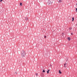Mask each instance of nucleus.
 I'll return each instance as SVG.
<instances>
[{"mask_svg":"<svg viewBox=\"0 0 77 77\" xmlns=\"http://www.w3.org/2000/svg\"><path fill=\"white\" fill-rule=\"evenodd\" d=\"M45 38H47V36H45Z\"/></svg>","mask_w":77,"mask_h":77,"instance_id":"4468645a","label":"nucleus"},{"mask_svg":"<svg viewBox=\"0 0 77 77\" xmlns=\"http://www.w3.org/2000/svg\"><path fill=\"white\" fill-rule=\"evenodd\" d=\"M50 66H51H51H52V65H50Z\"/></svg>","mask_w":77,"mask_h":77,"instance_id":"ddd939ff","label":"nucleus"},{"mask_svg":"<svg viewBox=\"0 0 77 77\" xmlns=\"http://www.w3.org/2000/svg\"><path fill=\"white\" fill-rule=\"evenodd\" d=\"M59 72L60 74H62V72H61L60 70H59Z\"/></svg>","mask_w":77,"mask_h":77,"instance_id":"0eeeda50","label":"nucleus"},{"mask_svg":"<svg viewBox=\"0 0 77 77\" xmlns=\"http://www.w3.org/2000/svg\"><path fill=\"white\" fill-rule=\"evenodd\" d=\"M74 17H72V21H74Z\"/></svg>","mask_w":77,"mask_h":77,"instance_id":"9d476101","label":"nucleus"},{"mask_svg":"<svg viewBox=\"0 0 77 77\" xmlns=\"http://www.w3.org/2000/svg\"><path fill=\"white\" fill-rule=\"evenodd\" d=\"M69 30H71V29H72V28H69Z\"/></svg>","mask_w":77,"mask_h":77,"instance_id":"f8f14e48","label":"nucleus"},{"mask_svg":"<svg viewBox=\"0 0 77 77\" xmlns=\"http://www.w3.org/2000/svg\"><path fill=\"white\" fill-rule=\"evenodd\" d=\"M76 12H77V8H76Z\"/></svg>","mask_w":77,"mask_h":77,"instance_id":"2eb2a0df","label":"nucleus"},{"mask_svg":"<svg viewBox=\"0 0 77 77\" xmlns=\"http://www.w3.org/2000/svg\"><path fill=\"white\" fill-rule=\"evenodd\" d=\"M71 35H73V34H72V33H71Z\"/></svg>","mask_w":77,"mask_h":77,"instance_id":"a211bd4d","label":"nucleus"},{"mask_svg":"<svg viewBox=\"0 0 77 77\" xmlns=\"http://www.w3.org/2000/svg\"><path fill=\"white\" fill-rule=\"evenodd\" d=\"M35 74L36 75H38V73H36Z\"/></svg>","mask_w":77,"mask_h":77,"instance_id":"dca6fc26","label":"nucleus"},{"mask_svg":"<svg viewBox=\"0 0 77 77\" xmlns=\"http://www.w3.org/2000/svg\"><path fill=\"white\" fill-rule=\"evenodd\" d=\"M16 74H17V72H16Z\"/></svg>","mask_w":77,"mask_h":77,"instance_id":"6ab92c4d","label":"nucleus"},{"mask_svg":"<svg viewBox=\"0 0 77 77\" xmlns=\"http://www.w3.org/2000/svg\"><path fill=\"white\" fill-rule=\"evenodd\" d=\"M68 39L69 41H70V37H68V38H67Z\"/></svg>","mask_w":77,"mask_h":77,"instance_id":"6e6552de","label":"nucleus"},{"mask_svg":"<svg viewBox=\"0 0 77 77\" xmlns=\"http://www.w3.org/2000/svg\"><path fill=\"white\" fill-rule=\"evenodd\" d=\"M49 71H50V70L48 69L47 71V74H48L49 73Z\"/></svg>","mask_w":77,"mask_h":77,"instance_id":"39448f33","label":"nucleus"},{"mask_svg":"<svg viewBox=\"0 0 77 77\" xmlns=\"http://www.w3.org/2000/svg\"><path fill=\"white\" fill-rule=\"evenodd\" d=\"M76 5H77V4H76Z\"/></svg>","mask_w":77,"mask_h":77,"instance_id":"412c9836","label":"nucleus"},{"mask_svg":"<svg viewBox=\"0 0 77 77\" xmlns=\"http://www.w3.org/2000/svg\"><path fill=\"white\" fill-rule=\"evenodd\" d=\"M25 20H26V21H27V20H28L29 19H28V17H25Z\"/></svg>","mask_w":77,"mask_h":77,"instance_id":"20e7f679","label":"nucleus"},{"mask_svg":"<svg viewBox=\"0 0 77 77\" xmlns=\"http://www.w3.org/2000/svg\"><path fill=\"white\" fill-rule=\"evenodd\" d=\"M26 52L24 51H22V53H21V56L22 57H25L26 56Z\"/></svg>","mask_w":77,"mask_h":77,"instance_id":"f257e3e1","label":"nucleus"},{"mask_svg":"<svg viewBox=\"0 0 77 77\" xmlns=\"http://www.w3.org/2000/svg\"><path fill=\"white\" fill-rule=\"evenodd\" d=\"M42 72H45V70L43 69L42 71Z\"/></svg>","mask_w":77,"mask_h":77,"instance_id":"9b49d317","label":"nucleus"},{"mask_svg":"<svg viewBox=\"0 0 77 77\" xmlns=\"http://www.w3.org/2000/svg\"><path fill=\"white\" fill-rule=\"evenodd\" d=\"M22 5H23V4H22V3H20V6H22Z\"/></svg>","mask_w":77,"mask_h":77,"instance_id":"1a4fd4ad","label":"nucleus"},{"mask_svg":"<svg viewBox=\"0 0 77 77\" xmlns=\"http://www.w3.org/2000/svg\"><path fill=\"white\" fill-rule=\"evenodd\" d=\"M62 0H59V3H61L62 2Z\"/></svg>","mask_w":77,"mask_h":77,"instance_id":"423d86ee","label":"nucleus"},{"mask_svg":"<svg viewBox=\"0 0 77 77\" xmlns=\"http://www.w3.org/2000/svg\"><path fill=\"white\" fill-rule=\"evenodd\" d=\"M2 1H3V0H1V1H0L1 2H2Z\"/></svg>","mask_w":77,"mask_h":77,"instance_id":"f3484780","label":"nucleus"},{"mask_svg":"<svg viewBox=\"0 0 77 77\" xmlns=\"http://www.w3.org/2000/svg\"><path fill=\"white\" fill-rule=\"evenodd\" d=\"M67 63H66L64 64V66L65 68H66V67H67Z\"/></svg>","mask_w":77,"mask_h":77,"instance_id":"7ed1b4c3","label":"nucleus"},{"mask_svg":"<svg viewBox=\"0 0 77 77\" xmlns=\"http://www.w3.org/2000/svg\"><path fill=\"white\" fill-rule=\"evenodd\" d=\"M62 34H63V33Z\"/></svg>","mask_w":77,"mask_h":77,"instance_id":"aec40b11","label":"nucleus"},{"mask_svg":"<svg viewBox=\"0 0 77 77\" xmlns=\"http://www.w3.org/2000/svg\"><path fill=\"white\" fill-rule=\"evenodd\" d=\"M52 3H53V1L52 0H50L48 1V2H47V3L49 5H51Z\"/></svg>","mask_w":77,"mask_h":77,"instance_id":"f03ea898","label":"nucleus"}]
</instances>
